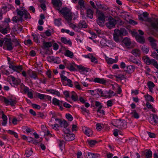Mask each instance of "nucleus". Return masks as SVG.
<instances>
[{
    "instance_id": "1",
    "label": "nucleus",
    "mask_w": 158,
    "mask_h": 158,
    "mask_svg": "<svg viewBox=\"0 0 158 158\" xmlns=\"http://www.w3.org/2000/svg\"><path fill=\"white\" fill-rule=\"evenodd\" d=\"M127 34V30L124 28H122L120 30L116 29L114 30L113 34L114 40L116 42H118L119 36H125Z\"/></svg>"
},
{
    "instance_id": "45",
    "label": "nucleus",
    "mask_w": 158,
    "mask_h": 158,
    "mask_svg": "<svg viewBox=\"0 0 158 158\" xmlns=\"http://www.w3.org/2000/svg\"><path fill=\"white\" fill-rule=\"evenodd\" d=\"M61 19L60 18L55 19L54 23L55 25L57 26H60L61 25Z\"/></svg>"
},
{
    "instance_id": "57",
    "label": "nucleus",
    "mask_w": 158,
    "mask_h": 158,
    "mask_svg": "<svg viewBox=\"0 0 158 158\" xmlns=\"http://www.w3.org/2000/svg\"><path fill=\"white\" fill-rule=\"evenodd\" d=\"M106 93L108 94V96L110 97L114 96L116 94L115 93L111 90H109L108 91H106Z\"/></svg>"
},
{
    "instance_id": "46",
    "label": "nucleus",
    "mask_w": 158,
    "mask_h": 158,
    "mask_svg": "<svg viewBox=\"0 0 158 158\" xmlns=\"http://www.w3.org/2000/svg\"><path fill=\"white\" fill-rule=\"evenodd\" d=\"M60 101L55 98H53L52 99V103L56 106H60Z\"/></svg>"
},
{
    "instance_id": "17",
    "label": "nucleus",
    "mask_w": 158,
    "mask_h": 158,
    "mask_svg": "<svg viewBox=\"0 0 158 158\" xmlns=\"http://www.w3.org/2000/svg\"><path fill=\"white\" fill-rule=\"evenodd\" d=\"M142 59L144 62L148 65L150 64L151 63L155 62V60L154 59H152L150 60L149 58L147 56H144L143 57Z\"/></svg>"
},
{
    "instance_id": "23",
    "label": "nucleus",
    "mask_w": 158,
    "mask_h": 158,
    "mask_svg": "<svg viewBox=\"0 0 158 158\" xmlns=\"http://www.w3.org/2000/svg\"><path fill=\"white\" fill-rule=\"evenodd\" d=\"M85 57L86 58H89L91 59V61L95 63H97V60L93 56L92 54H89L88 55H85Z\"/></svg>"
},
{
    "instance_id": "15",
    "label": "nucleus",
    "mask_w": 158,
    "mask_h": 158,
    "mask_svg": "<svg viewBox=\"0 0 158 158\" xmlns=\"http://www.w3.org/2000/svg\"><path fill=\"white\" fill-rule=\"evenodd\" d=\"M106 60L107 63L109 64H112L114 63H116L117 62L118 60V57L116 56L114 60L111 58H109L108 57L106 58Z\"/></svg>"
},
{
    "instance_id": "22",
    "label": "nucleus",
    "mask_w": 158,
    "mask_h": 158,
    "mask_svg": "<svg viewBox=\"0 0 158 158\" xmlns=\"http://www.w3.org/2000/svg\"><path fill=\"white\" fill-rule=\"evenodd\" d=\"M87 158H98L100 157V155L97 153H94L92 152L87 153L86 155Z\"/></svg>"
},
{
    "instance_id": "16",
    "label": "nucleus",
    "mask_w": 158,
    "mask_h": 158,
    "mask_svg": "<svg viewBox=\"0 0 158 158\" xmlns=\"http://www.w3.org/2000/svg\"><path fill=\"white\" fill-rule=\"evenodd\" d=\"M55 120L56 121H58L59 123H60V126L61 127L65 128L69 125L68 123L64 120L61 121L60 119L58 118H56Z\"/></svg>"
},
{
    "instance_id": "58",
    "label": "nucleus",
    "mask_w": 158,
    "mask_h": 158,
    "mask_svg": "<svg viewBox=\"0 0 158 158\" xmlns=\"http://www.w3.org/2000/svg\"><path fill=\"white\" fill-rule=\"evenodd\" d=\"M48 58H50L51 60L54 61L55 63L58 64L60 62V58L58 57L56 58L55 59H54V58L53 56L49 57Z\"/></svg>"
},
{
    "instance_id": "42",
    "label": "nucleus",
    "mask_w": 158,
    "mask_h": 158,
    "mask_svg": "<svg viewBox=\"0 0 158 158\" xmlns=\"http://www.w3.org/2000/svg\"><path fill=\"white\" fill-rule=\"evenodd\" d=\"M146 106L148 109H152V111L154 113L156 112V110L150 104L149 102H147L146 103Z\"/></svg>"
},
{
    "instance_id": "18",
    "label": "nucleus",
    "mask_w": 158,
    "mask_h": 158,
    "mask_svg": "<svg viewBox=\"0 0 158 158\" xmlns=\"http://www.w3.org/2000/svg\"><path fill=\"white\" fill-rule=\"evenodd\" d=\"M27 73L31 78L34 79L38 78L37 74L35 71L29 70Z\"/></svg>"
},
{
    "instance_id": "26",
    "label": "nucleus",
    "mask_w": 158,
    "mask_h": 158,
    "mask_svg": "<svg viewBox=\"0 0 158 158\" xmlns=\"http://www.w3.org/2000/svg\"><path fill=\"white\" fill-rule=\"evenodd\" d=\"M153 115L152 118L151 120H149V122L151 124L155 125H156L157 123L158 116L157 115L155 114H153Z\"/></svg>"
},
{
    "instance_id": "34",
    "label": "nucleus",
    "mask_w": 158,
    "mask_h": 158,
    "mask_svg": "<svg viewBox=\"0 0 158 158\" xmlns=\"http://www.w3.org/2000/svg\"><path fill=\"white\" fill-rule=\"evenodd\" d=\"M64 55L66 56H68L70 58H73L74 56L73 52L69 50H66L64 53Z\"/></svg>"
},
{
    "instance_id": "60",
    "label": "nucleus",
    "mask_w": 158,
    "mask_h": 158,
    "mask_svg": "<svg viewBox=\"0 0 158 158\" xmlns=\"http://www.w3.org/2000/svg\"><path fill=\"white\" fill-rule=\"evenodd\" d=\"M67 84L65 85H68L70 87H72L73 86V84H72V81L69 79H68L67 81Z\"/></svg>"
},
{
    "instance_id": "3",
    "label": "nucleus",
    "mask_w": 158,
    "mask_h": 158,
    "mask_svg": "<svg viewBox=\"0 0 158 158\" xmlns=\"http://www.w3.org/2000/svg\"><path fill=\"white\" fill-rule=\"evenodd\" d=\"M60 12L67 20L68 22L71 21L74 14L70 12L69 9L67 8H63L60 10Z\"/></svg>"
},
{
    "instance_id": "51",
    "label": "nucleus",
    "mask_w": 158,
    "mask_h": 158,
    "mask_svg": "<svg viewBox=\"0 0 158 158\" xmlns=\"http://www.w3.org/2000/svg\"><path fill=\"white\" fill-rule=\"evenodd\" d=\"M33 37V39L35 42L36 43H38L39 41L38 39V35H37L35 34H32V35Z\"/></svg>"
},
{
    "instance_id": "61",
    "label": "nucleus",
    "mask_w": 158,
    "mask_h": 158,
    "mask_svg": "<svg viewBox=\"0 0 158 158\" xmlns=\"http://www.w3.org/2000/svg\"><path fill=\"white\" fill-rule=\"evenodd\" d=\"M24 15V18L26 19H30L31 18V16H30L29 13L26 10L25 11Z\"/></svg>"
},
{
    "instance_id": "40",
    "label": "nucleus",
    "mask_w": 158,
    "mask_h": 158,
    "mask_svg": "<svg viewBox=\"0 0 158 158\" xmlns=\"http://www.w3.org/2000/svg\"><path fill=\"white\" fill-rule=\"evenodd\" d=\"M71 98L74 101H76L78 100L77 96L76 93L74 91L71 92Z\"/></svg>"
},
{
    "instance_id": "63",
    "label": "nucleus",
    "mask_w": 158,
    "mask_h": 158,
    "mask_svg": "<svg viewBox=\"0 0 158 158\" xmlns=\"http://www.w3.org/2000/svg\"><path fill=\"white\" fill-rule=\"evenodd\" d=\"M33 152L31 150H27L26 151V155L27 157L30 156L32 154Z\"/></svg>"
},
{
    "instance_id": "29",
    "label": "nucleus",
    "mask_w": 158,
    "mask_h": 158,
    "mask_svg": "<svg viewBox=\"0 0 158 158\" xmlns=\"http://www.w3.org/2000/svg\"><path fill=\"white\" fill-rule=\"evenodd\" d=\"M61 40L62 43L64 44H68L70 46L72 45V42L69 39H67L65 37H62L61 38Z\"/></svg>"
},
{
    "instance_id": "27",
    "label": "nucleus",
    "mask_w": 158,
    "mask_h": 158,
    "mask_svg": "<svg viewBox=\"0 0 158 158\" xmlns=\"http://www.w3.org/2000/svg\"><path fill=\"white\" fill-rule=\"evenodd\" d=\"M131 53L136 57L139 56L140 55V51L138 49H133L131 51Z\"/></svg>"
},
{
    "instance_id": "12",
    "label": "nucleus",
    "mask_w": 158,
    "mask_h": 158,
    "mask_svg": "<svg viewBox=\"0 0 158 158\" xmlns=\"http://www.w3.org/2000/svg\"><path fill=\"white\" fill-rule=\"evenodd\" d=\"M82 129L84 133L88 136H90L92 135L93 132L89 128L84 127H82Z\"/></svg>"
},
{
    "instance_id": "43",
    "label": "nucleus",
    "mask_w": 158,
    "mask_h": 158,
    "mask_svg": "<svg viewBox=\"0 0 158 158\" xmlns=\"http://www.w3.org/2000/svg\"><path fill=\"white\" fill-rule=\"evenodd\" d=\"M81 109L82 110V113L85 115H88L89 114V110L84 107H81Z\"/></svg>"
},
{
    "instance_id": "2",
    "label": "nucleus",
    "mask_w": 158,
    "mask_h": 158,
    "mask_svg": "<svg viewBox=\"0 0 158 158\" xmlns=\"http://www.w3.org/2000/svg\"><path fill=\"white\" fill-rule=\"evenodd\" d=\"M111 123L114 126L120 129H125L127 127V123L124 120L114 119L111 121Z\"/></svg>"
},
{
    "instance_id": "30",
    "label": "nucleus",
    "mask_w": 158,
    "mask_h": 158,
    "mask_svg": "<svg viewBox=\"0 0 158 158\" xmlns=\"http://www.w3.org/2000/svg\"><path fill=\"white\" fill-rule=\"evenodd\" d=\"M65 65L66 68L71 71H74L75 70V69L73 65L70 63H66Z\"/></svg>"
},
{
    "instance_id": "62",
    "label": "nucleus",
    "mask_w": 158,
    "mask_h": 158,
    "mask_svg": "<svg viewBox=\"0 0 158 158\" xmlns=\"http://www.w3.org/2000/svg\"><path fill=\"white\" fill-rule=\"evenodd\" d=\"M60 77L61 78V81L62 82L66 81L69 79L67 78V77L64 76L63 74H61L60 75Z\"/></svg>"
},
{
    "instance_id": "47",
    "label": "nucleus",
    "mask_w": 158,
    "mask_h": 158,
    "mask_svg": "<svg viewBox=\"0 0 158 158\" xmlns=\"http://www.w3.org/2000/svg\"><path fill=\"white\" fill-rule=\"evenodd\" d=\"M78 4L82 10H83L85 8V7L84 5V1L83 0H79Z\"/></svg>"
},
{
    "instance_id": "37",
    "label": "nucleus",
    "mask_w": 158,
    "mask_h": 158,
    "mask_svg": "<svg viewBox=\"0 0 158 158\" xmlns=\"http://www.w3.org/2000/svg\"><path fill=\"white\" fill-rule=\"evenodd\" d=\"M123 42L126 46H129L131 44V41L130 39L126 37L123 40Z\"/></svg>"
},
{
    "instance_id": "31",
    "label": "nucleus",
    "mask_w": 158,
    "mask_h": 158,
    "mask_svg": "<svg viewBox=\"0 0 158 158\" xmlns=\"http://www.w3.org/2000/svg\"><path fill=\"white\" fill-rule=\"evenodd\" d=\"M52 2L55 7H60L62 5L61 2L60 0H52Z\"/></svg>"
},
{
    "instance_id": "21",
    "label": "nucleus",
    "mask_w": 158,
    "mask_h": 158,
    "mask_svg": "<svg viewBox=\"0 0 158 158\" xmlns=\"http://www.w3.org/2000/svg\"><path fill=\"white\" fill-rule=\"evenodd\" d=\"M77 68L79 69V71L82 73H85L88 72L89 69L85 68L81 65L77 66Z\"/></svg>"
},
{
    "instance_id": "33",
    "label": "nucleus",
    "mask_w": 158,
    "mask_h": 158,
    "mask_svg": "<svg viewBox=\"0 0 158 158\" xmlns=\"http://www.w3.org/2000/svg\"><path fill=\"white\" fill-rule=\"evenodd\" d=\"M78 25L79 27L82 28H86L87 27V25L85 22L84 20H82L80 21Z\"/></svg>"
},
{
    "instance_id": "50",
    "label": "nucleus",
    "mask_w": 158,
    "mask_h": 158,
    "mask_svg": "<svg viewBox=\"0 0 158 158\" xmlns=\"http://www.w3.org/2000/svg\"><path fill=\"white\" fill-rule=\"evenodd\" d=\"M131 114H132V116L135 118H138L139 117V114L135 110H133L132 112H131Z\"/></svg>"
},
{
    "instance_id": "19",
    "label": "nucleus",
    "mask_w": 158,
    "mask_h": 158,
    "mask_svg": "<svg viewBox=\"0 0 158 158\" xmlns=\"http://www.w3.org/2000/svg\"><path fill=\"white\" fill-rule=\"evenodd\" d=\"M94 11L91 9H87L86 10V16L90 19L93 17Z\"/></svg>"
},
{
    "instance_id": "10",
    "label": "nucleus",
    "mask_w": 158,
    "mask_h": 158,
    "mask_svg": "<svg viewBox=\"0 0 158 158\" xmlns=\"http://www.w3.org/2000/svg\"><path fill=\"white\" fill-rule=\"evenodd\" d=\"M63 136L64 139L67 141L73 140L75 138V135L73 134L64 133Z\"/></svg>"
},
{
    "instance_id": "32",
    "label": "nucleus",
    "mask_w": 158,
    "mask_h": 158,
    "mask_svg": "<svg viewBox=\"0 0 158 158\" xmlns=\"http://www.w3.org/2000/svg\"><path fill=\"white\" fill-rule=\"evenodd\" d=\"M136 39L140 43H143L145 42V39L142 36L137 35L136 36Z\"/></svg>"
},
{
    "instance_id": "25",
    "label": "nucleus",
    "mask_w": 158,
    "mask_h": 158,
    "mask_svg": "<svg viewBox=\"0 0 158 158\" xmlns=\"http://www.w3.org/2000/svg\"><path fill=\"white\" fill-rule=\"evenodd\" d=\"M97 5L99 8L102 9L103 10L105 11L109 10V7L106 5L98 3L97 4Z\"/></svg>"
},
{
    "instance_id": "36",
    "label": "nucleus",
    "mask_w": 158,
    "mask_h": 158,
    "mask_svg": "<svg viewBox=\"0 0 158 158\" xmlns=\"http://www.w3.org/2000/svg\"><path fill=\"white\" fill-rule=\"evenodd\" d=\"M144 97L145 98L146 100L148 101V102H154V98L152 96L148 94L145 95Z\"/></svg>"
},
{
    "instance_id": "56",
    "label": "nucleus",
    "mask_w": 158,
    "mask_h": 158,
    "mask_svg": "<svg viewBox=\"0 0 158 158\" xmlns=\"http://www.w3.org/2000/svg\"><path fill=\"white\" fill-rule=\"evenodd\" d=\"M7 132L8 133L10 134L11 135H13L16 138H18V136L16 132L14 131H13L11 130H9Z\"/></svg>"
},
{
    "instance_id": "59",
    "label": "nucleus",
    "mask_w": 158,
    "mask_h": 158,
    "mask_svg": "<svg viewBox=\"0 0 158 158\" xmlns=\"http://www.w3.org/2000/svg\"><path fill=\"white\" fill-rule=\"evenodd\" d=\"M88 142L91 147H92L97 143L96 141L95 140H88Z\"/></svg>"
},
{
    "instance_id": "28",
    "label": "nucleus",
    "mask_w": 158,
    "mask_h": 158,
    "mask_svg": "<svg viewBox=\"0 0 158 158\" xmlns=\"http://www.w3.org/2000/svg\"><path fill=\"white\" fill-rule=\"evenodd\" d=\"M94 81L95 82L98 83L102 84H105L106 83V81L103 78H95Z\"/></svg>"
},
{
    "instance_id": "44",
    "label": "nucleus",
    "mask_w": 158,
    "mask_h": 158,
    "mask_svg": "<svg viewBox=\"0 0 158 158\" xmlns=\"http://www.w3.org/2000/svg\"><path fill=\"white\" fill-rule=\"evenodd\" d=\"M48 91H49L51 93L55 94L59 97L60 96V93L57 91L51 89L48 90Z\"/></svg>"
},
{
    "instance_id": "35",
    "label": "nucleus",
    "mask_w": 158,
    "mask_h": 158,
    "mask_svg": "<svg viewBox=\"0 0 158 158\" xmlns=\"http://www.w3.org/2000/svg\"><path fill=\"white\" fill-rule=\"evenodd\" d=\"M13 21L15 23H19L20 21L22 22L23 21V18L21 17H20L18 15L14 17L13 18Z\"/></svg>"
},
{
    "instance_id": "41",
    "label": "nucleus",
    "mask_w": 158,
    "mask_h": 158,
    "mask_svg": "<svg viewBox=\"0 0 158 158\" xmlns=\"http://www.w3.org/2000/svg\"><path fill=\"white\" fill-rule=\"evenodd\" d=\"M52 45L51 42H44L43 43V46L44 48H49Z\"/></svg>"
},
{
    "instance_id": "24",
    "label": "nucleus",
    "mask_w": 158,
    "mask_h": 158,
    "mask_svg": "<svg viewBox=\"0 0 158 158\" xmlns=\"http://www.w3.org/2000/svg\"><path fill=\"white\" fill-rule=\"evenodd\" d=\"M135 69V68L133 66L130 65L127 66L124 70L128 73H131L134 71Z\"/></svg>"
},
{
    "instance_id": "4",
    "label": "nucleus",
    "mask_w": 158,
    "mask_h": 158,
    "mask_svg": "<svg viewBox=\"0 0 158 158\" xmlns=\"http://www.w3.org/2000/svg\"><path fill=\"white\" fill-rule=\"evenodd\" d=\"M3 100L6 105H10L11 106H14L16 103V98L12 96L8 97L7 98L3 97Z\"/></svg>"
},
{
    "instance_id": "55",
    "label": "nucleus",
    "mask_w": 158,
    "mask_h": 158,
    "mask_svg": "<svg viewBox=\"0 0 158 158\" xmlns=\"http://www.w3.org/2000/svg\"><path fill=\"white\" fill-rule=\"evenodd\" d=\"M74 87L77 89L79 90H81L82 88L81 87L80 85L79 84L78 82L75 81L74 83Z\"/></svg>"
},
{
    "instance_id": "48",
    "label": "nucleus",
    "mask_w": 158,
    "mask_h": 158,
    "mask_svg": "<svg viewBox=\"0 0 158 158\" xmlns=\"http://www.w3.org/2000/svg\"><path fill=\"white\" fill-rule=\"evenodd\" d=\"M142 51L145 53H148L149 51V48L145 46H143L141 48Z\"/></svg>"
},
{
    "instance_id": "39",
    "label": "nucleus",
    "mask_w": 158,
    "mask_h": 158,
    "mask_svg": "<svg viewBox=\"0 0 158 158\" xmlns=\"http://www.w3.org/2000/svg\"><path fill=\"white\" fill-rule=\"evenodd\" d=\"M148 87L149 88V91L151 92H152L153 88L155 86V84L152 81H149L147 84Z\"/></svg>"
},
{
    "instance_id": "6",
    "label": "nucleus",
    "mask_w": 158,
    "mask_h": 158,
    "mask_svg": "<svg viewBox=\"0 0 158 158\" xmlns=\"http://www.w3.org/2000/svg\"><path fill=\"white\" fill-rule=\"evenodd\" d=\"M10 22L9 19H7L5 20L4 24L6 26L5 27H3L0 26V32L3 34H5L7 33L8 31H10V28L8 25V22Z\"/></svg>"
},
{
    "instance_id": "49",
    "label": "nucleus",
    "mask_w": 158,
    "mask_h": 158,
    "mask_svg": "<svg viewBox=\"0 0 158 158\" xmlns=\"http://www.w3.org/2000/svg\"><path fill=\"white\" fill-rule=\"evenodd\" d=\"M101 109H98L97 110V114L99 117L102 116L105 114V111L103 110H101Z\"/></svg>"
},
{
    "instance_id": "11",
    "label": "nucleus",
    "mask_w": 158,
    "mask_h": 158,
    "mask_svg": "<svg viewBox=\"0 0 158 158\" xmlns=\"http://www.w3.org/2000/svg\"><path fill=\"white\" fill-rule=\"evenodd\" d=\"M7 79L9 80H11L13 83L15 85H19L21 82L20 79H16L14 77L12 76H9L8 77Z\"/></svg>"
},
{
    "instance_id": "64",
    "label": "nucleus",
    "mask_w": 158,
    "mask_h": 158,
    "mask_svg": "<svg viewBox=\"0 0 158 158\" xmlns=\"http://www.w3.org/2000/svg\"><path fill=\"white\" fill-rule=\"evenodd\" d=\"M36 95L40 99H43L44 98L45 95L42 94H41L39 93L36 94Z\"/></svg>"
},
{
    "instance_id": "53",
    "label": "nucleus",
    "mask_w": 158,
    "mask_h": 158,
    "mask_svg": "<svg viewBox=\"0 0 158 158\" xmlns=\"http://www.w3.org/2000/svg\"><path fill=\"white\" fill-rule=\"evenodd\" d=\"M152 155V152L150 150L147 151L145 153V156L147 158H151Z\"/></svg>"
},
{
    "instance_id": "5",
    "label": "nucleus",
    "mask_w": 158,
    "mask_h": 158,
    "mask_svg": "<svg viewBox=\"0 0 158 158\" xmlns=\"http://www.w3.org/2000/svg\"><path fill=\"white\" fill-rule=\"evenodd\" d=\"M146 21L150 22L151 27L156 31H158V19L147 18Z\"/></svg>"
},
{
    "instance_id": "14",
    "label": "nucleus",
    "mask_w": 158,
    "mask_h": 158,
    "mask_svg": "<svg viewBox=\"0 0 158 158\" xmlns=\"http://www.w3.org/2000/svg\"><path fill=\"white\" fill-rule=\"evenodd\" d=\"M68 23L69 26V27L73 29L75 31L78 32H80V29H81V28L79 27L78 25V26H77L75 24L71 23V22H68Z\"/></svg>"
},
{
    "instance_id": "20",
    "label": "nucleus",
    "mask_w": 158,
    "mask_h": 158,
    "mask_svg": "<svg viewBox=\"0 0 158 158\" xmlns=\"http://www.w3.org/2000/svg\"><path fill=\"white\" fill-rule=\"evenodd\" d=\"M148 40L151 43V45L152 48L156 49V44L155 43L156 40L152 37H148Z\"/></svg>"
},
{
    "instance_id": "54",
    "label": "nucleus",
    "mask_w": 158,
    "mask_h": 158,
    "mask_svg": "<svg viewBox=\"0 0 158 158\" xmlns=\"http://www.w3.org/2000/svg\"><path fill=\"white\" fill-rule=\"evenodd\" d=\"M49 125L52 128L55 130H59V127L57 124H50Z\"/></svg>"
},
{
    "instance_id": "38",
    "label": "nucleus",
    "mask_w": 158,
    "mask_h": 158,
    "mask_svg": "<svg viewBox=\"0 0 158 158\" xmlns=\"http://www.w3.org/2000/svg\"><path fill=\"white\" fill-rule=\"evenodd\" d=\"M25 11L26 10H19L18 9H17L16 10V12H17V15L19 16L20 17H21L22 18H23V17Z\"/></svg>"
},
{
    "instance_id": "13",
    "label": "nucleus",
    "mask_w": 158,
    "mask_h": 158,
    "mask_svg": "<svg viewBox=\"0 0 158 158\" xmlns=\"http://www.w3.org/2000/svg\"><path fill=\"white\" fill-rule=\"evenodd\" d=\"M96 13L98 15V19L105 20V16L102 12L99 10L98 9H97Z\"/></svg>"
},
{
    "instance_id": "52",
    "label": "nucleus",
    "mask_w": 158,
    "mask_h": 158,
    "mask_svg": "<svg viewBox=\"0 0 158 158\" xmlns=\"http://www.w3.org/2000/svg\"><path fill=\"white\" fill-rule=\"evenodd\" d=\"M57 142L59 144V147L60 148V149L61 150H62L63 149L62 148H63V146L64 144V142L63 141L60 140V139H57Z\"/></svg>"
},
{
    "instance_id": "7",
    "label": "nucleus",
    "mask_w": 158,
    "mask_h": 158,
    "mask_svg": "<svg viewBox=\"0 0 158 158\" xmlns=\"http://www.w3.org/2000/svg\"><path fill=\"white\" fill-rule=\"evenodd\" d=\"M3 48L9 51L13 49V44L10 39H5V42L4 43Z\"/></svg>"
},
{
    "instance_id": "8",
    "label": "nucleus",
    "mask_w": 158,
    "mask_h": 158,
    "mask_svg": "<svg viewBox=\"0 0 158 158\" xmlns=\"http://www.w3.org/2000/svg\"><path fill=\"white\" fill-rule=\"evenodd\" d=\"M117 23L116 20L111 16L108 18V21L106 23V26L109 29L114 27Z\"/></svg>"
},
{
    "instance_id": "9",
    "label": "nucleus",
    "mask_w": 158,
    "mask_h": 158,
    "mask_svg": "<svg viewBox=\"0 0 158 158\" xmlns=\"http://www.w3.org/2000/svg\"><path fill=\"white\" fill-rule=\"evenodd\" d=\"M9 67L14 71L19 73L23 69L22 66L21 65L15 66L14 65L9 63Z\"/></svg>"
}]
</instances>
